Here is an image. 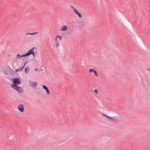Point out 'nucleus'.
<instances>
[{
  "mask_svg": "<svg viewBox=\"0 0 150 150\" xmlns=\"http://www.w3.org/2000/svg\"><path fill=\"white\" fill-rule=\"evenodd\" d=\"M67 28L66 25H63L61 28V29L60 30L61 31H66L67 30Z\"/></svg>",
  "mask_w": 150,
  "mask_h": 150,
  "instance_id": "nucleus-7",
  "label": "nucleus"
},
{
  "mask_svg": "<svg viewBox=\"0 0 150 150\" xmlns=\"http://www.w3.org/2000/svg\"><path fill=\"white\" fill-rule=\"evenodd\" d=\"M18 109L21 112H23L24 111V107L23 105L22 104H21L18 106Z\"/></svg>",
  "mask_w": 150,
  "mask_h": 150,
  "instance_id": "nucleus-6",
  "label": "nucleus"
},
{
  "mask_svg": "<svg viewBox=\"0 0 150 150\" xmlns=\"http://www.w3.org/2000/svg\"><path fill=\"white\" fill-rule=\"evenodd\" d=\"M42 87L45 90L47 89V88H48L46 86H45V85H42Z\"/></svg>",
  "mask_w": 150,
  "mask_h": 150,
  "instance_id": "nucleus-15",
  "label": "nucleus"
},
{
  "mask_svg": "<svg viewBox=\"0 0 150 150\" xmlns=\"http://www.w3.org/2000/svg\"><path fill=\"white\" fill-rule=\"evenodd\" d=\"M96 76H98V74L97 72L95 70L93 72Z\"/></svg>",
  "mask_w": 150,
  "mask_h": 150,
  "instance_id": "nucleus-16",
  "label": "nucleus"
},
{
  "mask_svg": "<svg viewBox=\"0 0 150 150\" xmlns=\"http://www.w3.org/2000/svg\"><path fill=\"white\" fill-rule=\"evenodd\" d=\"M45 90H46L47 94H50V92L48 88H47V89H46Z\"/></svg>",
  "mask_w": 150,
  "mask_h": 150,
  "instance_id": "nucleus-17",
  "label": "nucleus"
},
{
  "mask_svg": "<svg viewBox=\"0 0 150 150\" xmlns=\"http://www.w3.org/2000/svg\"><path fill=\"white\" fill-rule=\"evenodd\" d=\"M149 149H150V146L149 147Z\"/></svg>",
  "mask_w": 150,
  "mask_h": 150,
  "instance_id": "nucleus-27",
  "label": "nucleus"
},
{
  "mask_svg": "<svg viewBox=\"0 0 150 150\" xmlns=\"http://www.w3.org/2000/svg\"><path fill=\"white\" fill-rule=\"evenodd\" d=\"M34 70L35 71H37V68H35V69H34Z\"/></svg>",
  "mask_w": 150,
  "mask_h": 150,
  "instance_id": "nucleus-25",
  "label": "nucleus"
},
{
  "mask_svg": "<svg viewBox=\"0 0 150 150\" xmlns=\"http://www.w3.org/2000/svg\"><path fill=\"white\" fill-rule=\"evenodd\" d=\"M95 70H93V69H89V72H94V71Z\"/></svg>",
  "mask_w": 150,
  "mask_h": 150,
  "instance_id": "nucleus-19",
  "label": "nucleus"
},
{
  "mask_svg": "<svg viewBox=\"0 0 150 150\" xmlns=\"http://www.w3.org/2000/svg\"><path fill=\"white\" fill-rule=\"evenodd\" d=\"M148 69V70H149L150 71V69H149V68H148V69Z\"/></svg>",
  "mask_w": 150,
  "mask_h": 150,
  "instance_id": "nucleus-26",
  "label": "nucleus"
},
{
  "mask_svg": "<svg viewBox=\"0 0 150 150\" xmlns=\"http://www.w3.org/2000/svg\"><path fill=\"white\" fill-rule=\"evenodd\" d=\"M57 38L56 37V38L55 39V41L57 42Z\"/></svg>",
  "mask_w": 150,
  "mask_h": 150,
  "instance_id": "nucleus-24",
  "label": "nucleus"
},
{
  "mask_svg": "<svg viewBox=\"0 0 150 150\" xmlns=\"http://www.w3.org/2000/svg\"><path fill=\"white\" fill-rule=\"evenodd\" d=\"M28 56L27 53L24 54H23L22 55H21V57H26V56Z\"/></svg>",
  "mask_w": 150,
  "mask_h": 150,
  "instance_id": "nucleus-20",
  "label": "nucleus"
},
{
  "mask_svg": "<svg viewBox=\"0 0 150 150\" xmlns=\"http://www.w3.org/2000/svg\"><path fill=\"white\" fill-rule=\"evenodd\" d=\"M29 67H26L25 68V72L26 74H27L28 72V71H29Z\"/></svg>",
  "mask_w": 150,
  "mask_h": 150,
  "instance_id": "nucleus-12",
  "label": "nucleus"
},
{
  "mask_svg": "<svg viewBox=\"0 0 150 150\" xmlns=\"http://www.w3.org/2000/svg\"><path fill=\"white\" fill-rule=\"evenodd\" d=\"M18 69H16L15 70V72H18Z\"/></svg>",
  "mask_w": 150,
  "mask_h": 150,
  "instance_id": "nucleus-23",
  "label": "nucleus"
},
{
  "mask_svg": "<svg viewBox=\"0 0 150 150\" xmlns=\"http://www.w3.org/2000/svg\"><path fill=\"white\" fill-rule=\"evenodd\" d=\"M26 64V62L25 63L24 65V66L23 67H20L18 69V71H22L24 68L25 67V65Z\"/></svg>",
  "mask_w": 150,
  "mask_h": 150,
  "instance_id": "nucleus-11",
  "label": "nucleus"
},
{
  "mask_svg": "<svg viewBox=\"0 0 150 150\" xmlns=\"http://www.w3.org/2000/svg\"><path fill=\"white\" fill-rule=\"evenodd\" d=\"M35 49V47H32L31 49L29 50L28 52L27 53L28 55L29 56L30 54H32L33 57H35V53L34 52V50Z\"/></svg>",
  "mask_w": 150,
  "mask_h": 150,
  "instance_id": "nucleus-4",
  "label": "nucleus"
},
{
  "mask_svg": "<svg viewBox=\"0 0 150 150\" xmlns=\"http://www.w3.org/2000/svg\"><path fill=\"white\" fill-rule=\"evenodd\" d=\"M38 33L37 32H35V33H27L25 34V35H34Z\"/></svg>",
  "mask_w": 150,
  "mask_h": 150,
  "instance_id": "nucleus-9",
  "label": "nucleus"
},
{
  "mask_svg": "<svg viewBox=\"0 0 150 150\" xmlns=\"http://www.w3.org/2000/svg\"><path fill=\"white\" fill-rule=\"evenodd\" d=\"M94 93L96 94H97L98 93V92L97 90L95 89L94 91Z\"/></svg>",
  "mask_w": 150,
  "mask_h": 150,
  "instance_id": "nucleus-21",
  "label": "nucleus"
},
{
  "mask_svg": "<svg viewBox=\"0 0 150 150\" xmlns=\"http://www.w3.org/2000/svg\"><path fill=\"white\" fill-rule=\"evenodd\" d=\"M70 7L72 8L73 11L77 15H78V16L80 18H81L82 16L81 14L75 8L74 6H70Z\"/></svg>",
  "mask_w": 150,
  "mask_h": 150,
  "instance_id": "nucleus-5",
  "label": "nucleus"
},
{
  "mask_svg": "<svg viewBox=\"0 0 150 150\" xmlns=\"http://www.w3.org/2000/svg\"><path fill=\"white\" fill-rule=\"evenodd\" d=\"M56 38H59V39H60V40H62V37L59 35H57L56 36Z\"/></svg>",
  "mask_w": 150,
  "mask_h": 150,
  "instance_id": "nucleus-18",
  "label": "nucleus"
},
{
  "mask_svg": "<svg viewBox=\"0 0 150 150\" xmlns=\"http://www.w3.org/2000/svg\"><path fill=\"white\" fill-rule=\"evenodd\" d=\"M141 81L142 82V84L143 85H145V83L146 82V81H145L143 77L141 78Z\"/></svg>",
  "mask_w": 150,
  "mask_h": 150,
  "instance_id": "nucleus-10",
  "label": "nucleus"
},
{
  "mask_svg": "<svg viewBox=\"0 0 150 150\" xmlns=\"http://www.w3.org/2000/svg\"><path fill=\"white\" fill-rule=\"evenodd\" d=\"M11 87L16 91H18L19 93L23 92V90L21 87L17 86H11Z\"/></svg>",
  "mask_w": 150,
  "mask_h": 150,
  "instance_id": "nucleus-3",
  "label": "nucleus"
},
{
  "mask_svg": "<svg viewBox=\"0 0 150 150\" xmlns=\"http://www.w3.org/2000/svg\"><path fill=\"white\" fill-rule=\"evenodd\" d=\"M56 47L57 48L59 46V44L58 42H57L55 43Z\"/></svg>",
  "mask_w": 150,
  "mask_h": 150,
  "instance_id": "nucleus-13",
  "label": "nucleus"
},
{
  "mask_svg": "<svg viewBox=\"0 0 150 150\" xmlns=\"http://www.w3.org/2000/svg\"><path fill=\"white\" fill-rule=\"evenodd\" d=\"M37 84H38V83L37 82H32L31 83V85H30V86L32 87H34L36 86H37Z\"/></svg>",
  "mask_w": 150,
  "mask_h": 150,
  "instance_id": "nucleus-8",
  "label": "nucleus"
},
{
  "mask_svg": "<svg viewBox=\"0 0 150 150\" xmlns=\"http://www.w3.org/2000/svg\"><path fill=\"white\" fill-rule=\"evenodd\" d=\"M102 115L106 117L107 118L113 121H115L119 119V117L117 116H115L113 117H112L105 115L104 114H103Z\"/></svg>",
  "mask_w": 150,
  "mask_h": 150,
  "instance_id": "nucleus-2",
  "label": "nucleus"
},
{
  "mask_svg": "<svg viewBox=\"0 0 150 150\" xmlns=\"http://www.w3.org/2000/svg\"><path fill=\"white\" fill-rule=\"evenodd\" d=\"M17 58L20 59L21 58V56L19 54H18L16 55Z\"/></svg>",
  "mask_w": 150,
  "mask_h": 150,
  "instance_id": "nucleus-14",
  "label": "nucleus"
},
{
  "mask_svg": "<svg viewBox=\"0 0 150 150\" xmlns=\"http://www.w3.org/2000/svg\"><path fill=\"white\" fill-rule=\"evenodd\" d=\"M12 80L13 81V84H11V86L19 85L21 83V82L20 81L19 79L18 78L12 79Z\"/></svg>",
  "mask_w": 150,
  "mask_h": 150,
  "instance_id": "nucleus-1",
  "label": "nucleus"
},
{
  "mask_svg": "<svg viewBox=\"0 0 150 150\" xmlns=\"http://www.w3.org/2000/svg\"><path fill=\"white\" fill-rule=\"evenodd\" d=\"M4 72L6 75L8 74V73L6 72V71H4Z\"/></svg>",
  "mask_w": 150,
  "mask_h": 150,
  "instance_id": "nucleus-22",
  "label": "nucleus"
}]
</instances>
